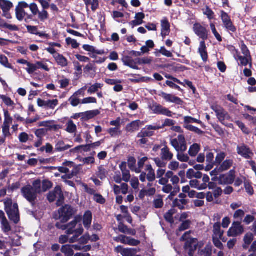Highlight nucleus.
I'll return each instance as SVG.
<instances>
[{
  "instance_id": "nucleus-1",
  "label": "nucleus",
  "mask_w": 256,
  "mask_h": 256,
  "mask_svg": "<svg viewBox=\"0 0 256 256\" xmlns=\"http://www.w3.org/2000/svg\"><path fill=\"white\" fill-rule=\"evenodd\" d=\"M4 210L9 219L15 224L20 221V214L18 205L16 203H12L11 199H8L4 202Z\"/></svg>"
},
{
  "instance_id": "nucleus-2",
  "label": "nucleus",
  "mask_w": 256,
  "mask_h": 256,
  "mask_svg": "<svg viewBox=\"0 0 256 256\" xmlns=\"http://www.w3.org/2000/svg\"><path fill=\"white\" fill-rule=\"evenodd\" d=\"M190 232H186L180 238L181 240H186L184 248L190 256H192L197 246L202 247L204 245L203 242L198 243V240L191 238L190 236Z\"/></svg>"
},
{
  "instance_id": "nucleus-3",
  "label": "nucleus",
  "mask_w": 256,
  "mask_h": 256,
  "mask_svg": "<svg viewBox=\"0 0 256 256\" xmlns=\"http://www.w3.org/2000/svg\"><path fill=\"white\" fill-rule=\"evenodd\" d=\"M66 230L68 234H76V236H80L84 232L81 217L76 216L72 221L66 224Z\"/></svg>"
},
{
  "instance_id": "nucleus-4",
  "label": "nucleus",
  "mask_w": 256,
  "mask_h": 256,
  "mask_svg": "<svg viewBox=\"0 0 256 256\" xmlns=\"http://www.w3.org/2000/svg\"><path fill=\"white\" fill-rule=\"evenodd\" d=\"M48 199L50 202L56 200L57 205H61L63 202L64 196L60 186H56L53 191L50 192L48 194Z\"/></svg>"
},
{
  "instance_id": "nucleus-5",
  "label": "nucleus",
  "mask_w": 256,
  "mask_h": 256,
  "mask_svg": "<svg viewBox=\"0 0 256 256\" xmlns=\"http://www.w3.org/2000/svg\"><path fill=\"white\" fill-rule=\"evenodd\" d=\"M58 216H56V219H59L62 223L66 222L73 214V210L72 208L66 205L62 208H60L58 211Z\"/></svg>"
},
{
  "instance_id": "nucleus-6",
  "label": "nucleus",
  "mask_w": 256,
  "mask_h": 256,
  "mask_svg": "<svg viewBox=\"0 0 256 256\" xmlns=\"http://www.w3.org/2000/svg\"><path fill=\"white\" fill-rule=\"evenodd\" d=\"M170 144L178 152H184L187 149L185 138L182 134L179 135L176 138L172 139Z\"/></svg>"
},
{
  "instance_id": "nucleus-7",
  "label": "nucleus",
  "mask_w": 256,
  "mask_h": 256,
  "mask_svg": "<svg viewBox=\"0 0 256 256\" xmlns=\"http://www.w3.org/2000/svg\"><path fill=\"white\" fill-rule=\"evenodd\" d=\"M222 193V188L220 187H216L214 190L208 192L206 194V199L208 202H213L218 204L220 201L218 199Z\"/></svg>"
},
{
  "instance_id": "nucleus-8",
  "label": "nucleus",
  "mask_w": 256,
  "mask_h": 256,
  "mask_svg": "<svg viewBox=\"0 0 256 256\" xmlns=\"http://www.w3.org/2000/svg\"><path fill=\"white\" fill-rule=\"evenodd\" d=\"M21 191L24 197L32 204H34L38 194L33 190L32 186L28 185L22 188Z\"/></svg>"
},
{
  "instance_id": "nucleus-9",
  "label": "nucleus",
  "mask_w": 256,
  "mask_h": 256,
  "mask_svg": "<svg viewBox=\"0 0 256 256\" xmlns=\"http://www.w3.org/2000/svg\"><path fill=\"white\" fill-rule=\"evenodd\" d=\"M220 17L222 22L223 26L229 32H236V29L234 25L230 16L224 11L220 12Z\"/></svg>"
},
{
  "instance_id": "nucleus-10",
  "label": "nucleus",
  "mask_w": 256,
  "mask_h": 256,
  "mask_svg": "<svg viewBox=\"0 0 256 256\" xmlns=\"http://www.w3.org/2000/svg\"><path fill=\"white\" fill-rule=\"evenodd\" d=\"M244 232V226L240 222H234L227 232L229 237H236L242 234Z\"/></svg>"
},
{
  "instance_id": "nucleus-11",
  "label": "nucleus",
  "mask_w": 256,
  "mask_h": 256,
  "mask_svg": "<svg viewBox=\"0 0 256 256\" xmlns=\"http://www.w3.org/2000/svg\"><path fill=\"white\" fill-rule=\"evenodd\" d=\"M150 108L155 114H162L168 117H172V116L173 114L171 111L160 104L153 103L150 106Z\"/></svg>"
},
{
  "instance_id": "nucleus-12",
  "label": "nucleus",
  "mask_w": 256,
  "mask_h": 256,
  "mask_svg": "<svg viewBox=\"0 0 256 256\" xmlns=\"http://www.w3.org/2000/svg\"><path fill=\"white\" fill-rule=\"evenodd\" d=\"M211 108L216 112V116L219 120L223 124L225 120H229L230 116L228 113L220 106L212 105Z\"/></svg>"
},
{
  "instance_id": "nucleus-13",
  "label": "nucleus",
  "mask_w": 256,
  "mask_h": 256,
  "mask_svg": "<svg viewBox=\"0 0 256 256\" xmlns=\"http://www.w3.org/2000/svg\"><path fill=\"white\" fill-rule=\"evenodd\" d=\"M158 96L162 97L166 102L182 105L183 101L178 97L171 94H168L163 92H160Z\"/></svg>"
},
{
  "instance_id": "nucleus-14",
  "label": "nucleus",
  "mask_w": 256,
  "mask_h": 256,
  "mask_svg": "<svg viewBox=\"0 0 256 256\" xmlns=\"http://www.w3.org/2000/svg\"><path fill=\"white\" fill-rule=\"evenodd\" d=\"M193 29L195 34L200 38L204 40L208 38V32L207 30L200 24H194Z\"/></svg>"
},
{
  "instance_id": "nucleus-15",
  "label": "nucleus",
  "mask_w": 256,
  "mask_h": 256,
  "mask_svg": "<svg viewBox=\"0 0 256 256\" xmlns=\"http://www.w3.org/2000/svg\"><path fill=\"white\" fill-rule=\"evenodd\" d=\"M236 150L238 154L245 158H250L253 155L250 149L244 144L238 146Z\"/></svg>"
},
{
  "instance_id": "nucleus-16",
  "label": "nucleus",
  "mask_w": 256,
  "mask_h": 256,
  "mask_svg": "<svg viewBox=\"0 0 256 256\" xmlns=\"http://www.w3.org/2000/svg\"><path fill=\"white\" fill-rule=\"evenodd\" d=\"M234 178L235 171L234 170H231L227 174L222 175L220 176V182L221 184H230L234 182Z\"/></svg>"
},
{
  "instance_id": "nucleus-17",
  "label": "nucleus",
  "mask_w": 256,
  "mask_h": 256,
  "mask_svg": "<svg viewBox=\"0 0 256 256\" xmlns=\"http://www.w3.org/2000/svg\"><path fill=\"white\" fill-rule=\"evenodd\" d=\"M124 66L130 67L134 70H138V68L136 66L138 61L136 59L134 60L132 57L129 56H124L122 59Z\"/></svg>"
},
{
  "instance_id": "nucleus-18",
  "label": "nucleus",
  "mask_w": 256,
  "mask_h": 256,
  "mask_svg": "<svg viewBox=\"0 0 256 256\" xmlns=\"http://www.w3.org/2000/svg\"><path fill=\"white\" fill-rule=\"evenodd\" d=\"M170 182L174 186V190L168 196V198H172L177 193H178L180 190V187L176 186V184H178L180 182V178L177 176L174 175V176L170 179Z\"/></svg>"
},
{
  "instance_id": "nucleus-19",
  "label": "nucleus",
  "mask_w": 256,
  "mask_h": 256,
  "mask_svg": "<svg viewBox=\"0 0 256 256\" xmlns=\"http://www.w3.org/2000/svg\"><path fill=\"white\" fill-rule=\"evenodd\" d=\"M162 32L161 35L164 38L168 36L170 31V24L167 20H162L161 21Z\"/></svg>"
},
{
  "instance_id": "nucleus-20",
  "label": "nucleus",
  "mask_w": 256,
  "mask_h": 256,
  "mask_svg": "<svg viewBox=\"0 0 256 256\" xmlns=\"http://www.w3.org/2000/svg\"><path fill=\"white\" fill-rule=\"evenodd\" d=\"M212 238H222V237L224 231L220 228V222H216L214 224L213 226Z\"/></svg>"
},
{
  "instance_id": "nucleus-21",
  "label": "nucleus",
  "mask_w": 256,
  "mask_h": 256,
  "mask_svg": "<svg viewBox=\"0 0 256 256\" xmlns=\"http://www.w3.org/2000/svg\"><path fill=\"white\" fill-rule=\"evenodd\" d=\"M198 52L200 54L202 60L204 62H206L208 56L206 52V47L204 41H202L200 42V47L198 48Z\"/></svg>"
},
{
  "instance_id": "nucleus-22",
  "label": "nucleus",
  "mask_w": 256,
  "mask_h": 256,
  "mask_svg": "<svg viewBox=\"0 0 256 256\" xmlns=\"http://www.w3.org/2000/svg\"><path fill=\"white\" fill-rule=\"evenodd\" d=\"M142 122L140 120H135L128 124L126 126V130L128 132H133L139 129Z\"/></svg>"
},
{
  "instance_id": "nucleus-23",
  "label": "nucleus",
  "mask_w": 256,
  "mask_h": 256,
  "mask_svg": "<svg viewBox=\"0 0 256 256\" xmlns=\"http://www.w3.org/2000/svg\"><path fill=\"white\" fill-rule=\"evenodd\" d=\"M120 168L122 172V180L125 182H129L130 178V174L129 170L126 169V163L122 162L120 164Z\"/></svg>"
},
{
  "instance_id": "nucleus-24",
  "label": "nucleus",
  "mask_w": 256,
  "mask_h": 256,
  "mask_svg": "<svg viewBox=\"0 0 256 256\" xmlns=\"http://www.w3.org/2000/svg\"><path fill=\"white\" fill-rule=\"evenodd\" d=\"M161 158L162 160H170L173 158V154L170 152V149L165 146L161 150Z\"/></svg>"
},
{
  "instance_id": "nucleus-25",
  "label": "nucleus",
  "mask_w": 256,
  "mask_h": 256,
  "mask_svg": "<svg viewBox=\"0 0 256 256\" xmlns=\"http://www.w3.org/2000/svg\"><path fill=\"white\" fill-rule=\"evenodd\" d=\"M72 146L66 144L62 140H58L56 142L55 148L58 152H63L70 148Z\"/></svg>"
},
{
  "instance_id": "nucleus-26",
  "label": "nucleus",
  "mask_w": 256,
  "mask_h": 256,
  "mask_svg": "<svg viewBox=\"0 0 256 256\" xmlns=\"http://www.w3.org/2000/svg\"><path fill=\"white\" fill-rule=\"evenodd\" d=\"M92 222V214L90 211H86L83 216V224L86 228H89Z\"/></svg>"
},
{
  "instance_id": "nucleus-27",
  "label": "nucleus",
  "mask_w": 256,
  "mask_h": 256,
  "mask_svg": "<svg viewBox=\"0 0 256 256\" xmlns=\"http://www.w3.org/2000/svg\"><path fill=\"white\" fill-rule=\"evenodd\" d=\"M54 58L57 64L62 67H66L68 64L67 59L62 54H56L54 56Z\"/></svg>"
},
{
  "instance_id": "nucleus-28",
  "label": "nucleus",
  "mask_w": 256,
  "mask_h": 256,
  "mask_svg": "<svg viewBox=\"0 0 256 256\" xmlns=\"http://www.w3.org/2000/svg\"><path fill=\"white\" fill-rule=\"evenodd\" d=\"M58 169L61 173L65 174L64 175L62 176V179H71L74 176V172H70V170L66 167L60 166L58 167Z\"/></svg>"
},
{
  "instance_id": "nucleus-29",
  "label": "nucleus",
  "mask_w": 256,
  "mask_h": 256,
  "mask_svg": "<svg viewBox=\"0 0 256 256\" xmlns=\"http://www.w3.org/2000/svg\"><path fill=\"white\" fill-rule=\"evenodd\" d=\"M238 60L240 61L238 64L241 66H246L248 64L251 66V57L250 56H242L238 55L236 58Z\"/></svg>"
},
{
  "instance_id": "nucleus-30",
  "label": "nucleus",
  "mask_w": 256,
  "mask_h": 256,
  "mask_svg": "<svg viewBox=\"0 0 256 256\" xmlns=\"http://www.w3.org/2000/svg\"><path fill=\"white\" fill-rule=\"evenodd\" d=\"M200 150V146L198 144H192L188 151V154L192 157L196 156Z\"/></svg>"
},
{
  "instance_id": "nucleus-31",
  "label": "nucleus",
  "mask_w": 256,
  "mask_h": 256,
  "mask_svg": "<svg viewBox=\"0 0 256 256\" xmlns=\"http://www.w3.org/2000/svg\"><path fill=\"white\" fill-rule=\"evenodd\" d=\"M202 176V173L200 172H195L194 169L190 168L186 172V177L188 179L192 178H200Z\"/></svg>"
},
{
  "instance_id": "nucleus-32",
  "label": "nucleus",
  "mask_w": 256,
  "mask_h": 256,
  "mask_svg": "<svg viewBox=\"0 0 256 256\" xmlns=\"http://www.w3.org/2000/svg\"><path fill=\"white\" fill-rule=\"evenodd\" d=\"M108 174V170L104 166H100L98 168V170L96 172L97 176L101 180H104Z\"/></svg>"
},
{
  "instance_id": "nucleus-33",
  "label": "nucleus",
  "mask_w": 256,
  "mask_h": 256,
  "mask_svg": "<svg viewBox=\"0 0 256 256\" xmlns=\"http://www.w3.org/2000/svg\"><path fill=\"white\" fill-rule=\"evenodd\" d=\"M190 185L192 188L197 189L198 190H206V185L200 184V182L196 180H191L190 182Z\"/></svg>"
},
{
  "instance_id": "nucleus-34",
  "label": "nucleus",
  "mask_w": 256,
  "mask_h": 256,
  "mask_svg": "<svg viewBox=\"0 0 256 256\" xmlns=\"http://www.w3.org/2000/svg\"><path fill=\"white\" fill-rule=\"evenodd\" d=\"M76 126L74 124V122L72 120H69L66 124V130L68 133L73 134L76 132Z\"/></svg>"
},
{
  "instance_id": "nucleus-35",
  "label": "nucleus",
  "mask_w": 256,
  "mask_h": 256,
  "mask_svg": "<svg viewBox=\"0 0 256 256\" xmlns=\"http://www.w3.org/2000/svg\"><path fill=\"white\" fill-rule=\"evenodd\" d=\"M38 19L41 22H44L48 19V12L44 10L39 11L36 15Z\"/></svg>"
},
{
  "instance_id": "nucleus-36",
  "label": "nucleus",
  "mask_w": 256,
  "mask_h": 256,
  "mask_svg": "<svg viewBox=\"0 0 256 256\" xmlns=\"http://www.w3.org/2000/svg\"><path fill=\"white\" fill-rule=\"evenodd\" d=\"M10 242L12 246H19L21 244L20 238L16 234H13L10 237Z\"/></svg>"
},
{
  "instance_id": "nucleus-37",
  "label": "nucleus",
  "mask_w": 256,
  "mask_h": 256,
  "mask_svg": "<svg viewBox=\"0 0 256 256\" xmlns=\"http://www.w3.org/2000/svg\"><path fill=\"white\" fill-rule=\"evenodd\" d=\"M61 252L66 256H72L74 254L72 246L68 244L63 246L61 248Z\"/></svg>"
},
{
  "instance_id": "nucleus-38",
  "label": "nucleus",
  "mask_w": 256,
  "mask_h": 256,
  "mask_svg": "<svg viewBox=\"0 0 256 256\" xmlns=\"http://www.w3.org/2000/svg\"><path fill=\"white\" fill-rule=\"evenodd\" d=\"M136 252L135 248H122L120 254L122 256H134Z\"/></svg>"
},
{
  "instance_id": "nucleus-39",
  "label": "nucleus",
  "mask_w": 256,
  "mask_h": 256,
  "mask_svg": "<svg viewBox=\"0 0 256 256\" xmlns=\"http://www.w3.org/2000/svg\"><path fill=\"white\" fill-rule=\"evenodd\" d=\"M233 164V160H224L220 166V170L224 171L228 170Z\"/></svg>"
},
{
  "instance_id": "nucleus-40",
  "label": "nucleus",
  "mask_w": 256,
  "mask_h": 256,
  "mask_svg": "<svg viewBox=\"0 0 256 256\" xmlns=\"http://www.w3.org/2000/svg\"><path fill=\"white\" fill-rule=\"evenodd\" d=\"M187 204V201L185 199L178 200L176 199L173 202L174 206L178 208L180 210H183L184 208V206Z\"/></svg>"
},
{
  "instance_id": "nucleus-41",
  "label": "nucleus",
  "mask_w": 256,
  "mask_h": 256,
  "mask_svg": "<svg viewBox=\"0 0 256 256\" xmlns=\"http://www.w3.org/2000/svg\"><path fill=\"white\" fill-rule=\"evenodd\" d=\"M254 239V234L252 233H248L244 236V248H246L252 242Z\"/></svg>"
},
{
  "instance_id": "nucleus-42",
  "label": "nucleus",
  "mask_w": 256,
  "mask_h": 256,
  "mask_svg": "<svg viewBox=\"0 0 256 256\" xmlns=\"http://www.w3.org/2000/svg\"><path fill=\"white\" fill-rule=\"evenodd\" d=\"M82 48L87 52L96 53L98 54H102L104 53V50H96L94 47L88 44H84L82 46Z\"/></svg>"
},
{
  "instance_id": "nucleus-43",
  "label": "nucleus",
  "mask_w": 256,
  "mask_h": 256,
  "mask_svg": "<svg viewBox=\"0 0 256 256\" xmlns=\"http://www.w3.org/2000/svg\"><path fill=\"white\" fill-rule=\"evenodd\" d=\"M0 64L6 68L13 69V66L8 62L7 57L4 55L0 56Z\"/></svg>"
},
{
  "instance_id": "nucleus-44",
  "label": "nucleus",
  "mask_w": 256,
  "mask_h": 256,
  "mask_svg": "<svg viewBox=\"0 0 256 256\" xmlns=\"http://www.w3.org/2000/svg\"><path fill=\"white\" fill-rule=\"evenodd\" d=\"M32 188L37 194L41 192L42 188H41V182L39 180H34L32 183Z\"/></svg>"
},
{
  "instance_id": "nucleus-45",
  "label": "nucleus",
  "mask_w": 256,
  "mask_h": 256,
  "mask_svg": "<svg viewBox=\"0 0 256 256\" xmlns=\"http://www.w3.org/2000/svg\"><path fill=\"white\" fill-rule=\"evenodd\" d=\"M184 126H186V124H190L192 123H198L201 124L202 122L200 120L196 119L191 116H186L184 118Z\"/></svg>"
},
{
  "instance_id": "nucleus-46",
  "label": "nucleus",
  "mask_w": 256,
  "mask_h": 256,
  "mask_svg": "<svg viewBox=\"0 0 256 256\" xmlns=\"http://www.w3.org/2000/svg\"><path fill=\"white\" fill-rule=\"evenodd\" d=\"M12 122V118L10 116L7 110H4V122L3 125L10 126Z\"/></svg>"
},
{
  "instance_id": "nucleus-47",
  "label": "nucleus",
  "mask_w": 256,
  "mask_h": 256,
  "mask_svg": "<svg viewBox=\"0 0 256 256\" xmlns=\"http://www.w3.org/2000/svg\"><path fill=\"white\" fill-rule=\"evenodd\" d=\"M108 132L112 137L120 136L122 134L120 128L116 127L109 128Z\"/></svg>"
},
{
  "instance_id": "nucleus-48",
  "label": "nucleus",
  "mask_w": 256,
  "mask_h": 256,
  "mask_svg": "<svg viewBox=\"0 0 256 256\" xmlns=\"http://www.w3.org/2000/svg\"><path fill=\"white\" fill-rule=\"evenodd\" d=\"M16 18L20 21H22L26 16V12L24 10L18 8H16Z\"/></svg>"
},
{
  "instance_id": "nucleus-49",
  "label": "nucleus",
  "mask_w": 256,
  "mask_h": 256,
  "mask_svg": "<svg viewBox=\"0 0 256 256\" xmlns=\"http://www.w3.org/2000/svg\"><path fill=\"white\" fill-rule=\"evenodd\" d=\"M86 6L90 5L93 11L96 10L98 7L99 3L98 0H84Z\"/></svg>"
},
{
  "instance_id": "nucleus-50",
  "label": "nucleus",
  "mask_w": 256,
  "mask_h": 256,
  "mask_svg": "<svg viewBox=\"0 0 256 256\" xmlns=\"http://www.w3.org/2000/svg\"><path fill=\"white\" fill-rule=\"evenodd\" d=\"M147 157H144L140 159L138 162V168H136L135 170H134V172L136 173H140L142 172V170L143 168V166L145 162L148 160Z\"/></svg>"
},
{
  "instance_id": "nucleus-51",
  "label": "nucleus",
  "mask_w": 256,
  "mask_h": 256,
  "mask_svg": "<svg viewBox=\"0 0 256 256\" xmlns=\"http://www.w3.org/2000/svg\"><path fill=\"white\" fill-rule=\"evenodd\" d=\"M212 251V246L210 245H207L204 248L200 251L199 254L201 256H210Z\"/></svg>"
},
{
  "instance_id": "nucleus-52",
  "label": "nucleus",
  "mask_w": 256,
  "mask_h": 256,
  "mask_svg": "<svg viewBox=\"0 0 256 256\" xmlns=\"http://www.w3.org/2000/svg\"><path fill=\"white\" fill-rule=\"evenodd\" d=\"M102 84H101L96 83L89 88L88 92L90 94H94L98 91L99 89L102 88Z\"/></svg>"
},
{
  "instance_id": "nucleus-53",
  "label": "nucleus",
  "mask_w": 256,
  "mask_h": 256,
  "mask_svg": "<svg viewBox=\"0 0 256 256\" xmlns=\"http://www.w3.org/2000/svg\"><path fill=\"white\" fill-rule=\"evenodd\" d=\"M0 98L8 106H12L14 105V102L11 100V98L6 96L0 95Z\"/></svg>"
},
{
  "instance_id": "nucleus-54",
  "label": "nucleus",
  "mask_w": 256,
  "mask_h": 256,
  "mask_svg": "<svg viewBox=\"0 0 256 256\" xmlns=\"http://www.w3.org/2000/svg\"><path fill=\"white\" fill-rule=\"evenodd\" d=\"M176 213L175 210L171 209L168 210L165 214L164 218L168 222L170 223L174 222L173 215Z\"/></svg>"
},
{
  "instance_id": "nucleus-55",
  "label": "nucleus",
  "mask_w": 256,
  "mask_h": 256,
  "mask_svg": "<svg viewBox=\"0 0 256 256\" xmlns=\"http://www.w3.org/2000/svg\"><path fill=\"white\" fill-rule=\"evenodd\" d=\"M36 66V62L35 64L29 62L26 70L28 74H32L38 70Z\"/></svg>"
},
{
  "instance_id": "nucleus-56",
  "label": "nucleus",
  "mask_w": 256,
  "mask_h": 256,
  "mask_svg": "<svg viewBox=\"0 0 256 256\" xmlns=\"http://www.w3.org/2000/svg\"><path fill=\"white\" fill-rule=\"evenodd\" d=\"M0 224L2 225V230L4 232L6 233L11 230V226L7 219L4 221L0 222Z\"/></svg>"
},
{
  "instance_id": "nucleus-57",
  "label": "nucleus",
  "mask_w": 256,
  "mask_h": 256,
  "mask_svg": "<svg viewBox=\"0 0 256 256\" xmlns=\"http://www.w3.org/2000/svg\"><path fill=\"white\" fill-rule=\"evenodd\" d=\"M154 134L152 132L150 131L147 128L142 129L137 136V137H150Z\"/></svg>"
},
{
  "instance_id": "nucleus-58",
  "label": "nucleus",
  "mask_w": 256,
  "mask_h": 256,
  "mask_svg": "<svg viewBox=\"0 0 256 256\" xmlns=\"http://www.w3.org/2000/svg\"><path fill=\"white\" fill-rule=\"evenodd\" d=\"M66 41L68 45H71L72 48H77L80 46V44L76 40L72 39L70 38H67L66 39Z\"/></svg>"
},
{
  "instance_id": "nucleus-59",
  "label": "nucleus",
  "mask_w": 256,
  "mask_h": 256,
  "mask_svg": "<svg viewBox=\"0 0 256 256\" xmlns=\"http://www.w3.org/2000/svg\"><path fill=\"white\" fill-rule=\"evenodd\" d=\"M177 158L182 162H188L189 160V156L186 154H184L183 152H178L176 155Z\"/></svg>"
},
{
  "instance_id": "nucleus-60",
  "label": "nucleus",
  "mask_w": 256,
  "mask_h": 256,
  "mask_svg": "<svg viewBox=\"0 0 256 256\" xmlns=\"http://www.w3.org/2000/svg\"><path fill=\"white\" fill-rule=\"evenodd\" d=\"M58 100L56 99L48 100H46V107L54 110L55 108V107L58 106Z\"/></svg>"
},
{
  "instance_id": "nucleus-61",
  "label": "nucleus",
  "mask_w": 256,
  "mask_h": 256,
  "mask_svg": "<svg viewBox=\"0 0 256 256\" xmlns=\"http://www.w3.org/2000/svg\"><path fill=\"white\" fill-rule=\"evenodd\" d=\"M210 27L211 28V30L212 31V32L215 36L218 42H222V38L221 36L220 35V34L218 32L216 31V30L215 27V25L213 23H211L210 24Z\"/></svg>"
},
{
  "instance_id": "nucleus-62",
  "label": "nucleus",
  "mask_w": 256,
  "mask_h": 256,
  "mask_svg": "<svg viewBox=\"0 0 256 256\" xmlns=\"http://www.w3.org/2000/svg\"><path fill=\"white\" fill-rule=\"evenodd\" d=\"M29 8L32 16H36L40 11L38 5L35 3H32L30 4Z\"/></svg>"
},
{
  "instance_id": "nucleus-63",
  "label": "nucleus",
  "mask_w": 256,
  "mask_h": 256,
  "mask_svg": "<svg viewBox=\"0 0 256 256\" xmlns=\"http://www.w3.org/2000/svg\"><path fill=\"white\" fill-rule=\"evenodd\" d=\"M136 60L138 61V64H150L152 62V58H136Z\"/></svg>"
},
{
  "instance_id": "nucleus-64",
  "label": "nucleus",
  "mask_w": 256,
  "mask_h": 256,
  "mask_svg": "<svg viewBox=\"0 0 256 256\" xmlns=\"http://www.w3.org/2000/svg\"><path fill=\"white\" fill-rule=\"evenodd\" d=\"M245 214L244 212L242 210H236L234 214V218L242 220Z\"/></svg>"
}]
</instances>
